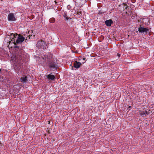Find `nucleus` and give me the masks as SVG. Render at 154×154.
Returning a JSON list of instances; mask_svg holds the SVG:
<instances>
[{
	"label": "nucleus",
	"instance_id": "dca6fc26",
	"mask_svg": "<svg viewBox=\"0 0 154 154\" xmlns=\"http://www.w3.org/2000/svg\"><path fill=\"white\" fill-rule=\"evenodd\" d=\"M67 16V14L66 13H64L63 14V16L64 18H65Z\"/></svg>",
	"mask_w": 154,
	"mask_h": 154
},
{
	"label": "nucleus",
	"instance_id": "1a4fd4ad",
	"mask_svg": "<svg viewBox=\"0 0 154 154\" xmlns=\"http://www.w3.org/2000/svg\"><path fill=\"white\" fill-rule=\"evenodd\" d=\"M81 64L79 62L75 61L74 63V66L76 68H79L81 66Z\"/></svg>",
	"mask_w": 154,
	"mask_h": 154
},
{
	"label": "nucleus",
	"instance_id": "423d86ee",
	"mask_svg": "<svg viewBox=\"0 0 154 154\" xmlns=\"http://www.w3.org/2000/svg\"><path fill=\"white\" fill-rule=\"evenodd\" d=\"M8 19L9 21H14L16 20L14 14L13 13H10L8 15Z\"/></svg>",
	"mask_w": 154,
	"mask_h": 154
},
{
	"label": "nucleus",
	"instance_id": "f8f14e48",
	"mask_svg": "<svg viewBox=\"0 0 154 154\" xmlns=\"http://www.w3.org/2000/svg\"><path fill=\"white\" fill-rule=\"evenodd\" d=\"M55 21V19L54 18H51L49 20V22L51 23H54Z\"/></svg>",
	"mask_w": 154,
	"mask_h": 154
},
{
	"label": "nucleus",
	"instance_id": "f3484780",
	"mask_svg": "<svg viewBox=\"0 0 154 154\" xmlns=\"http://www.w3.org/2000/svg\"><path fill=\"white\" fill-rule=\"evenodd\" d=\"M128 6H127L126 5H125L124 8L125 7V9H127L128 8Z\"/></svg>",
	"mask_w": 154,
	"mask_h": 154
},
{
	"label": "nucleus",
	"instance_id": "393cba45",
	"mask_svg": "<svg viewBox=\"0 0 154 154\" xmlns=\"http://www.w3.org/2000/svg\"><path fill=\"white\" fill-rule=\"evenodd\" d=\"M131 107V106H129V108H130Z\"/></svg>",
	"mask_w": 154,
	"mask_h": 154
},
{
	"label": "nucleus",
	"instance_id": "9b49d317",
	"mask_svg": "<svg viewBox=\"0 0 154 154\" xmlns=\"http://www.w3.org/2000/svg\"><path fill=\"white\" fill-rule=\"evenodd\" d=\"M145 113V116H146V115H148L150 114V112H152L150 110H146L144 111Z\"/></svg>",
	"mask_w": 154,
	"mask_h": 154
},
{
	"label": "nucleus",
	"instance_id": "20e7f679",
	"mask_svg": "<svg viewBox=\"0 0 154 154\" xmlns=\"http://www.w3.org/2000/svg\"><path fill=\"white\" fill-rule=\"evenodd\" d=\"M36 46L38 48H44L46 47V45L45 42L41 40L38 42L36 44Z\"/></svg>",
	"mask_w": 154,
	"mask_h": 154
},
{
	"label": "nucleus",
	"instance_id": "f03ea898",
	"mask_svg": "<svg viewBox=\"0 0 154 154\" xmlns=\"http://www.w3.org/2000/svg\"><path fill=\"white\" fill-rule=\"evenodd\" d=\"M12 60H14V63L15 66V68L17 67V69H18L21 68V65L23 62L22 59H20L19 58L18 59V57H14V58L12 57Z\"/></svg>",
	"mask_w": 154,
	"mask_h": 154
},
{
	"label": "nucleus",
	"instance_id": "ddd939ff",
	"mask_svg": "<svg viewBox=\"0 0 154 154\" xmlns=\"http://www.w3.org/2000/svg\"><path fill=\"white\" fill-rule=\"evenodd\" d=\"M140 115H141L142 116H145V113L144 112V111L140 113Z\"/></svg>",
	"mask_w": 154,
	"mask_h": 154
},
{
	"label": "nucleus",
	"instance_id": "6e6552de",
	"mask_svg": "<svg viewBox=\"0 0 154 154\" xmlns=\"http://www.w3.org/2000/svg\"><path fill=\"white\" fill-rule=\"evenodd\" d=\"M113 23V21L111 20H106L105 21V23L106 26H111L112 24Z\"/></svg>",
	"mask_w": 154,
	"mask_h": 154
},
{
	"label": "nucleus",
	"instance_id": "f257e3e1",
	"mask_svg": "<svg viewBox=\"0 0 154 154\" xmlns=\"http://www.w3.org/2000/svg\"><path fill=\"white\" fill-rule=\"evenodd\" d=\"M58 60L57 58H53L48 63L49 67L53 70L57 69L59 67L58 65Z\"/></svg>",
	"mask_w": 154,
	"mask_h": 154
},
{
	"label": "nucleus",
	"instance_id": "9d476101",
	"mask_svg": "<svg viewBox=\"0 0 154 154\" xmlns=\"http://www.w3.org/2000/svg\"><path fill=\"white\" fill-rule=\"evenodd\" d=\"M20 80L22 82H25L27 80V77L26 76L21 77Z\"/></svg>",
	"mask_w": 154,
	"mask_h": 154
},
{
	"label": "nucleus",
	"instance_id": "6ab92c4d",
	"mask_svg": "<svg viewBox=\"0 0 154 154\" xmlns=\"http://www.w3.org/2000/svg\"><path fill=\"white\" fill-rule=\"evenodd\" d=\"M131 1L133 3H134L135 2L136 0H131Z\"/></svg>",
	"mask_w": 154,
	"mask_h": 154
},
{
	"label": "nucleus",
	"instance_id": "b1692460",
	"mask_svg": "<svg viewBox=\"0 0 154 154\" xmlns=\"http://www.w3.org/2000/svg\"><path fill=\"white\" fill-rule=\"evenodd\" d=\"M1 69L0 68V72H1Z\"/></svg>",
	"mask_w": 154,
	"mask_h": 154
},
{
	"label": "nucleus",
	"instance_id": "39448f33",
	"mask_svg": "<svg viewBox=\"0 0 154 154\" xmlns=\"http://www.w3.org/2000/svg\"><path fill=\"white\" fill-rule=\"evenodd\" d=\"M25 39V38L23 37L21 35H19L16 41V42H14V45L16 44H18L23 42Z\"/></svg>",
	"mask_w": 154,
	"mask_h": 154
},
{
	"label": "nucleus",
	"instance_id": "7ed1b4c3",
	"mask_svg": "<svg viewBox=\"0 0 154 154\" xmlns=\"http://www.w3.org/2000/svg\"><path fill=\"white\" fill-rule=\"evenodd\" d=\"M138 22L140 24L138 29L139 32L141 33H147L149 31V29L141 26V25H142V24L141 23L142 22V21L140 20H138Z\"/></svg>",
	"mask_w": 154,
	"mask_h": 154
},
{
	"label": "nucleus",
	"instance_id": "a211bd4d",
	"mask_svg": "<svg viewBox=\"0 0 154 154\" xmlns=\"http://www.w3.org/2000/svg\"><path fill=\"white\" fill-rule=\"evenodd\" d=\"M14 48H19V47L18 46H17L16 45H15L14 46Z\"/></svg>",
	"mask_w": 154,
	"mask_h": 154
},
{
	"label": "nucleus",
	"instance_id": "4be33fe9",
	"mask_svg": "<svg viewBox=\"0 0 154 154\" xmlns=\"http://www.w3.org/2000/svg\"><path fill=\"white\" fill-rule=\"evenodd\" d=\"M118 55L119 57L120 56V55L119 54H118Z\"/></svg>",
	"mask_w": 154,
	"mask_h": 154
},
{
	"label": "nucleus",
	"instance_id": "aec40b11",
	"mask_svg": "<svg viewBox=\"0 0 154 154\" xmlns=\"http://www.w3.org/2000/svg\"><path fill=\"white\" fill-rule=\"evenodd\" d=\"M77 14H78L79 15H82V13L80 12H79V13H77Z\"/></svg>",
	"mask_w": 154,
	"mask_h": 154
},
{
	"label": "nucleus",
	"instance_id": "5701e85b",
	"mask_svg": "<svg viewBox=\"0 0 154 154\" xmlns=\"http://www.w3.org/2000/svg\"><path fill=\"white\" fill-rule=\"evenodd\" d=\"M85 59H86L85 58H83V60H85Z\"/></svg>",
	"mask_w": 154,
	"mask_h": 154
},
{
	"label": "nucleus",
	"instance_id": "412c9836",
	"mask_svg": "<svg viewBox=\"0 0 154 154\" xmlns=\"http://www.w3.org/2000/svg\"><path fill=\"white\" fill-rule=\"evenodd\" d=\"M152 13L153 14H154V10L152 11Z\"/></svg>",
	"mask_w": 154,
	"mask_h": 154
},
{
	"label": "nucleus",
	"instance_id": "4468645a",
	"mask_svg": "<svg viewBox=\"0 0 154 154\" xmlns=\"http://www.w3.org/2000/svg\"><path fill=\"white\" fill-rule=\"evenodd\" d=\"M65 18H66V19H65V20H71V18H70V17H69L66 16V17H65Z\"/></svg>",
	"mask_w": 154,
	"mask_h": 154
},
{
	"label": "nucleus",
	"instance_id": "2eb2a0df",
	"mask_svg": "<svg viewBox=\"0 0 154 154\" xmlns=\"http://www.w3.org/2000/svg\"><path fill=\"white\" fill-rule=\"evenodd\" d=\"M17 35H18V34H11V35L12 36V35H13V36H14V38H16Z\"/></svg>",
	"mask_w": 154,
	"mask_h": 154
},
{
	"label": "nucleus",
	"instance_id": "0eeeda50",
	"mask_svg": "<svg viewBox=\"0 0 154 154\" xmlns=\"http://www.w3.org/2000/svg\"><path fill=\"white\" fill-rule=\"evenodd\" d=\"M47 79L49 80H54L55 79V76L53 75L49 74L46 75Z\"/></svg>",
	"mask_w": 154,
	"mask_h": 154
}]
</instances>
